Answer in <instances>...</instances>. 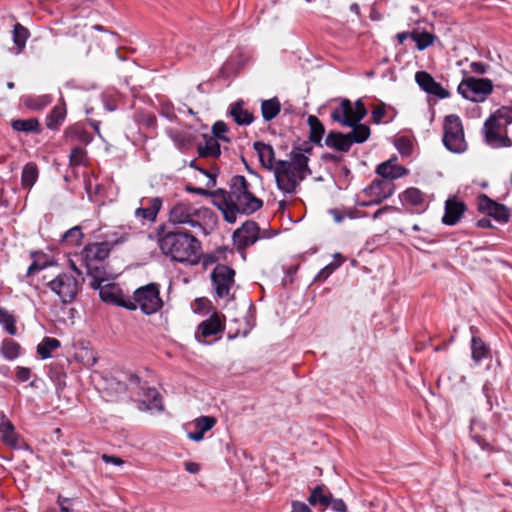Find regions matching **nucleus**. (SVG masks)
Segmentation results:
<instances>
[{
  "label": "nucleus",
  "mask_w": 512,
  "mask_h": 512,
  "mask_svg": "<svg viewBox=\"0 0 512 512\" xmlns=\"http://www.w3.org/2000/svg\"><path fill=\"white\" fill-rule=\"evenodd\" d=\"M310 149L294 148L289 160H279L274 167V177L277 188L285 194H294L300 183L311 171L308 166Z\"/></svg>",
  "instance_id": "f257e3e1"
},
{
  "label": "nucleus",
  "mask_w": 512,
  "mask_h": 512,
  "mask_svg": "<svg viewBox=\"0 0 512 512\" xmlns=\"http://www.w3.org/2000/svg\"><path fill=\"white\" fill-rule=\"evenodd\" d=\"M161 252L172 261L195 265L199 262L200 241L192 234L181 231H167L158 235Z\"/></svg>",
  "instance_id": "f03ea898"
},
{
  "label": "nucleus",
  "mask_w": 512,
  "mask_h": 512,
  "mask_svg": "<svg viewBox=\"0 0 512 512\" xmlns=\"http://www.w3.org/2000/svg\"><path fill=\"white\" fill-rule=\"evenodd\" d=\"M234 275L235 271L226 267V310L231 313L228 331L229 339H234L238 336H246L252 328V324L248 318V311L251 305L250 301L243 292L236 295V289H234Z\"/></svg>",
  "instance_id": "7ed1b4c3"
},
{
  "label": "nucleus",
  "mask_w": 512,
  "mask_h": 512,
  "mask_svg": "<svg viewBox=\"0 0 512 512\" xmlns=\"http://www.w3.org/2000/svg\"><path fill=\"white\" fill-rule=\"evenodd\" d=\"M263 205L251 191L246 178L241 175L234 176L230 182V191L226 199V222L236 221V212L251 214Z\"/></svg>",
  "instance_id": "20e7f679"
},
{
  "label": "nucleus",
  "mask_w": 512,
  "mask_h": 512,
  "mask_svg": "<svg viewBox=\"0 0 512 512\" xmlns=\"http://www.w3.org/2000/svg\"><path fill=\"white\" fill-rule=\"evenodd\" d=\"M213 216L211 210L188 200H180L172 205L169 211V222L179 225H189L203 230L206 219Z\"/></svg>",
  "instance_id": "39448f33"
},
{
  "label": "nucleus",
  "mask_w": 512,
  "mask_h": 512,
  "mask_svg": "<svg viewBox=\"0 0 512 512\" xmlns=\"http://www.w3.org/2000/svg\"><path fill=\"white\" fill-rule=\"evenodd\" d=\"M120 307L128 310L139 308L144 314L151 315L163 307L160 297V286L157 283H149L136 289L133 297H128L126 302L120 303Z\"/></svg>",
  "instance_id": "423d86ee"
},
{
  "label": "nucleus",
  "mask_w": 512,
  "mask_h": 512,
  "mask_svg": "<svg viewBox=\"0 0 512 512\" xmlns=\"http://www.w3.org/2000/svg\"><path fill=\"white\" fill-rule=\"evenodd\" d=\"M72 267L73 271L61 272L46 282V286L63 304L72 303L80 289V282L77 276H81V271L75 265Z\"/></svg>",
  "instance_id": "0eeeda50"
},
{
  "label": "nucleus",
  "mask_w": 512,
  "mask_h": 512,
  "mask_svg": "<svg viewBox=\"0 0 512 512\" xmlns=\"http://www.w3.org/2000/svg\"><path fill=\"white\" fill-rule=\"evenodd\" d=\"M110 250L101 241L89 243L82 250V258L91 277L106 274L104 263L110 255Z\"/></svg>",
  "instance_id": "6e6552de"
},
{
  "label": "nucleus",
  "mask_w": 512,
  "mask_h": 512,
  "mask_svg": "<svg viewBox=\"0 0 512 512\" xmlns=\"http://www.w3.org/2000/svg\"><path fill=\"white\" fill-rule=\"evenodd\" d=\"M443 143L453 153H462L467 148L463 126L460 118L455 115L445 117L443 124Z\"/></svg>",
  "instance_id": "1a4fd4ad"
},
{
  "label": "nucleus",
  "mask_w": 512,
  "mask_h": 512,
  "mask_svg": "<svg viewBox=\"0 0 512 512\" xmlns=\"http://www.w3.org/2000/svg\"><path fill=\"white\" fill-rule=\"evenodd\" d=\"M366 113V108L360 99L352 102L348 98H343L339 106L331 112V117L343 126H354L364 118Z\"/></svg>",
  "instance_id": "9d476101"
},
{
  "label": "nucleus",
  "mask_w": 512,
  "mask_h": 512,
  "mask_svg": "<svg viewBox=\"0 0 512 512\" xmlns=\"http://www.w3.org/2000/svg\"><path fill=\"white\" fill-rule=\"evenodd\" d=\"M218 140H224V122H216L210 133L202 134V141L197 142V151L200 157H219L221 155Z\"/></svg>",
  "instance_id": "9b49d317"
},
{
  "label": "nucleus",
  "mask_w": 512,
  "mask_h": 512,
  "mask_svg": "<svg viewBox=\"0 0 512 512\" xmlns=\"http://www.w3.org/2000/svg\"><path fill=\"white\" fill-rule=\"evenodd\" d=\"M107 280V273L102 274L99 277H92L90 285L99 291V296L104 302L120 306V303L126 302L128 297L121 294V290L116 284H104Z\"/></svg>",
  "instance_id": "f8f14e48"
},
{
  "label": "nucleus",
  "mask_w": 512,
  "mask_h": 512,
  "mask_svg": "<svg viewBox=\"0 0 512 512\" xmlns=\"http://www.w3.org/2000/svg\"><path fill=\"white\" fill-rule=\"evenodd\" d=\"M259 239V227L254 221H246L233 233V244L241 252L244 259V250Z\"/></svg>",
  "instance_id": "ddd939ff"
},
{
  "label": "nucleus",
  "mask_w": 512,
  "mask_h": 512,
  "mask_svg": "<svg viewBox=\"0 0 512 512\" xmlns=\"http://www.w3.org/2000/svg\"><path fill=\"white\" fill-rule=\"evenodd\" d=\"M394 187L392 182L386 180H374L363 193L369 198V201H358L359 206H369L371 204H379L384 199L390 197Z\"/></svg>",
  "instance_id": "4468645a"
},
{
  "label": "nucleus",
  "mask_w": 512,
  "mask_h": 512,
  "mask_svg": "<svg viewBox=\"0 0 512 512\" xmlns=\"http://www.w3.org/2000/svg\"><path fill=\"white\" fill-rule=\"evenodd\" d=\"M457 91L462 96H467L468 93L486 96L493 92V83L487 78L465 76L459 83Z\"/></svg>",
  "instance_id": "2eb2a0df"
},
{
  "label": "nucleus",
  "mask_w": 512,
  "mask_h": 512,
  "mask_svg": "<svg viewBox=\"0 0 512 512\" xmlns=\"http://www.w3.org/2000/svg\"><path fill=\"white\" fill-rule=\"evenodd\" d=\"M216 422L217 420L214 416H200L195 418L184 426L187 431V438L194 442L202 441L204 434L211 430Z\"/></svg>",
  "instance_id": "dca6fc26"
},
{
  "label": "nucleus",
  "mask_w": 512,
  "mask_h": 512,
  "mask_svg": "<svg viewBox=\"0 0 512 512\" xmlns=\"http://www.w3.org/2000/svg\"><path fill=\"white\" fill-rule=\"evenodd\" d=\"M415 81L421 90L429 96H449L450 93L426 71H418L415 74Z\"/></svg>",
  "instance_id": "f3484780"
},
{
  "label": "nucleus",
  "mask_w": 512,
  "mask_h": 512,
  "mask_svg": "<svg viewBox=\"0 0 512 512\" xmlns=\"http://www.w3.org/2000/svg\"><path fill=\"white\" fill-rule=\"evenodd\" d=\"M222 324L217 312L213 311L212 315L202 321L195 332V338L198 342L205 343L204 339L214 336L221 332Z\"/></svg>",
  "instance_id": "a211bd4d"
},
{
  "label": "nucleus",
  "mask_w": 512,
  "mask_h": 512,
  "mask_svg": "<svg viewBox=\"0 0 512 512\" xmlns=\"http://www.w3.org/2000/svg\"><path fill=\"white\" fill-rule=\"evenodd\" d=\"M465 211L463 202L456 198H449L445 203V213L442 221L446 225H455Z\"/></svg>",
  "instance_id": "6ab92c4d"
},
{
  "label": "nucleus",
  "mask_w": 512,
  "mask_h": 512,
  "mask_svg": "<svg viewBox=\"0 0 512 512\" xmlns=\"http://www.w3.org/2000/svg\"><path fill=\"white\" fill-rule=\"evenodd\" d=\"M377 173L383 180L390 181L408 174V170L396 163V160H388L377 167Z\"/></svg>",
  "instance_id": "aec40b11"
},
{
  "label": "nucleus",
  "mask_w": 512,
  "mask_h": 512,
  "mask_svg": "<svg viewBox=\"0 0 512 512\" xmlns=\"http://www.w3.org/2000/svg\"><path fill=\"white\" fill-rule=\"evenodd\" d=\"M162 207V199L154 197L148 200L147 207H140L135 210V216L144 221L154 222Z\"/></svg>",
  "instance_id": "412c9836"
},
{
  "label": "nucleus",
  "mask_w": 512,
  "mask_h": 512,
  "mask_svg": "<svg viewBox=\"0 0 512 512\" xmlns=\"http://www.w3.org/2000/svg\"><path fill=\"white\" fill-rule=\"evenodd\" d=\"M144 396L147 398V400H143L139 403V410L141 411H151V410H157L162 411L163 405H162V398L160 393L157 391L156 388L148 387L145 389Z\"/></svg>",
  "instance_id": "4be33fe9"
},
{
  "label": "nucleus",
  "mask_w": 512,
  "mask_h": 512,
  "mask_svg": "<svg viewBox=\"0 0 512 512\" xmlns=\"http://www.w3.org/2000/svg\"><path fill=\"white\" fill-rule=\"evenodd\" d=\"M254 148L262 166L266 169L274 170L276 162L273 147L264 142H255Z\"/></svg>",
  "instance_id": "5701e85b"
},
{
  "label": "nucleus",
  "mask_w": 512,
  "mask_h": 512,
  "mask_svg": "<svg viewBox=\"0 0 512 512\" xmlns=\"http://www.w3.org/2000/svg\"><path fill=\"white\" fill-rule=\"evenodd\" d=\"M169 138L181 150H186L191 147L193 143V136L187 129L170 128L167 130Z\"/></svg>",
  "instance_id": "b1692460"
},
{
  "label": "nucleus",
  "mask_w": 512,
  "mask_h": 512,
  "mask_svg": "<svg viewBox=\"0 0 512 512\" xmlns=\"http://www.w3.org/2000/svg\"><path fill=\"white\" fill-rule=\"evenodd\" d=\"M129 237V233L125 232L122 228H117L104 233L101 242L112 251L114 247L127 242Z\"/></svg>",
  "instance_id": "393cba45"
},
{
  "label": "nucleus",
  "mask_w": 512,
  "mask_h": 512,
  "mask_svg": "<svg viewBox=\"0 0 512 512\" xmlns=\"http://www.w3.org/2000/svg\"><path fill=\"white\" fill-rule=\"evenodd\" d=\"M325 144L342 152H347L352 145L348 133L342 134L340 132H330L325 139Z\"/></svg>",
  "instance_id": "a878e982"
},
{
  "label": "nucleus",
  "mask_w": 512,
  "mask_h": 512,
  "mask_svg": "<svg viewBox=\"0 0 512 512\" xmlns=\"http://www.w3.org/2000/svg\"><path fill=\"white\" fill-rule=\"evenodd\" d=\"M66 105L64 102L57 104L46 117V126L51 130H58L66 117Z\"/></svg>",
  "instance_id": "bb28decb"
},
{
  "label": "nucleus",
  "mask_w": 512,
  "mask_h": 512,
  "mask_svg": "<svg viewBox=\"0 0 512 512\" xmlns=\"http://www.w3.org/2000/svg\"><path fill=\"white\" fill-rule=\"evenodd\" d=\"M230 116L238 125H249L254 120L253 114L244 107L242 101L232 105Z\"/></svg>",
  "instance_id": "cd10ccee"
},
{
  "label": "nucleus",
  "mask_w": 512,
  "mask_h": 512,
  "mask_svg": "<svg viewBox=\"0 0 512 512\" xmlns=\"http://www.w3.org/2000/svg\"><path fill=\"white\" fill-rule=\"evenodd\" d=\"M0 439L9 446L17 445V435L13 424L6 419L5 415H1L0 419Z\"/></svg>",
  "instance_id": "c85d7f7f"
},
{
  "label": "nucleus",
  "mask_w": 512,
  "mask_h": 512,
  "mask_svg": "<svg viewBox=\"0 0 512 512\" xmlns=\"http://www.w3.org/2000/svg\"><path fill=\"white\" fill-rule=\"evenodd\" d=\"M14 131L25 133H40V123L37 118L15 119L11 121Z\"/></svg>",
  "instance_id": "c756f323"
},
{
  "label": "nucleus",
  "mask_w": 512,
  "mask_h": 512,
  "mask_svg": "<svg viewBox=\"0 0 512 512\" xmlns=\"http://www.w3.org/2000/svg\"><path fill=\"white\" fill-rule=\"evenodd\" d=\"M490 356L489 347L479 337L473 336L471 341V357L475 363Z\"/></svg>",
  "instance_id": "7c9ffc66"
},
{
  "label": "nucleus",
  "mask_w": 512,
  "mask_h": 512,
  "mask_svg": "<svg viewBox=\"0 0 512 512\" xmlns=\"http://www.w3.org/2000/svg\"><path fill=\"white\" fill-rule=\"evenodd\" d=\"M61 343L58 339L52 337H44L37 345V353L42 359H48L52 356V352L60 347Z\"/></svg>",
  "instance_id": "2f4dec72"
},
{
  "label": "nucleus",
  "mask_w": 512,
  "mask_h": 512,
  "mask_svg": "<svg viewBox=\"0 0 512 512\" xmlns=\"http://www.w3.org/2000/svg\"><path fill=\"white\" fill-rule=\"evenodd\" d=\"M38 179V168L34 163H27L22 170L21 184L30 190Z\"/></svg>",
  "instance_id": "473e14b6"
},
{
  "label": "nucleus",
  "mask_w": 512,
  "mask_h": 512,
  "mask_svg": "<svg viewBox=\"0 0 512 512\" xmlns=\"http://www.w3.org/2000/svg\"><path fill=\"white\" fill-rule=\"evenodd\" d=\"M212 285L219 298L224 296V265L217 264L211 273Z\"/></svg>",
  "instance_id": "72a5a7b5"
},
{
  "label": "nucleus",
  "mask_w": 512,
  "mask_h": 512,
  "mask_svg": "<svg viewBox=\"0 0 512 512\" xmlns=\"http://www.w3.org/2000/svg\"><path fill=\"white\" fill-rule=\"evenodd\" d=\"M262 116L266 121L275 118L280 112V103L277 98L264 100L261 105Z\"/></svg>",
  "instance_id": "f704fd0d"
},
{
  "label": "nucleus",
  "mask_w": 512,
  "mask_h": 512,
  "mask_svg": "<svg viewBox=\"0 0 512 512\" xmlns=\"http://www.w3.org/2000/svg\"><path fill=\"white\" fill-rule=\"evenodd\" d=\"M83 237L82 228L74 226L62 235L61 243L68 246H78L82 243Z\"/></svg>",
  "instance_id": "c9c22d12"
},
{
  "label": "nucleus",
  "mask_w": 512,
  "mask_h": 512,
  "mask_svg": "<svg viewBox=\"0 0 512 512\" xmlns=\"http://www.w3.org/2000/svg\"><path fill=\"white\" fill-rule=\"evenodd\" d=\"M352 131L348 133L351 143H363L370 136V128L365 124H355Z\"/></svg>",
  "instance_id": "e433bc0d"
},
{
  "label": "nucleus",
  "mask_w": 512,
  "mask_h": 512,
  "mask_svg": "<svg viewBox=\"0 0 512 512\" xmlns=\"http://www.w3.org/2000/svg\"><path fill=\"white\" fill-rule=\"evenodd\" d=\"M410 37L416 43V47L418 50L422 51L428 48L433 44L435 40V36L429 32H417L414 31L411 33Z\"/></svg>",
  "instance_id": "4c0bfd02"
},
{
  "label": "nucleus",
  "mask_w": 512,
  "mask_h": 512,
  "mask_svg": "<svg viewBox=\"0 0 512 512\" xmlns=\"http://www.w3.org/2000/svg\"><path fill=\"white\" fill-rule=\"evenodd\" d=\"M308 124L310 127V139L314 143H320L325 129L322 123L319 121V119L315 116H309L308 118Z\"/></svg>",
  "instance_id": "58836bf2"
},
{
  "label": "nucleus",
  "mask_w": 512,
  "mask_h": 512,
  "mask_svg": "<svg viewBox=\"0 0 512 512\" xmlns=\"http://www.w3.org/2000/svg\"><path fill=\"white\" fill-rule=\"evenodd\" d=\"M401 200L405 204H411L413 206L422 205L424 202L423 193L417 188H408L401 195Z\"/></svg>",
  "instance_id": "ea45409f"
},
{
  "label": "nucleus",
  "mask_w": 512,
  "mask_h": 512,
  "mask_svg": "<svg viewBox=\"0 0 512 512\" xmlns=\"http://www.w3.org/2000/svg\"><path fill=\"white\" fill-rule=\"evenodd\" d=\"M29 35L30 32L26 27H24L20 23H16L14 25L13 42L17 46L19 51H21L25 47Z\"/></svg>",
  "instance_id": "a19ab883"
},
{
  "label": "nucleus",
  "mask_w": 512,
  "mask_h": 512,
  "mask_svg": "<svg viewBox=\"0 0 512 512\" xmlns=\"http://www.w3.org/2000/svg\"><path fill=\"white\" fill-rule=\"evenodd\" d=\"M330 499H331V495L326 494L322 487H316L312 491L310 497L308 498V502L312 506L320 505L323 507H327L330 504Z\"/></svg>",
  "instance_id": "79ce46f5"
},
{
  "label": "nucleus",
  "mask_w": 512,
  "mask_h": 512,
  "mask_svg": "<svg viewBox=\"0 0 512 512\" xmlns=\"http://www.w3.org/2000/svg\"><path fill=\"white\" fill-rule=\"evenodd\" d=\"M330 215L333 217L336 223H341L344 219H356L362 217L363 215L355 209H331L329 210Z\"/></svg>",
  "instance_id": "37998d69"
},
{
  "label": "nucleus",
  "mask_w": 512,
  "mask_h": 512,
  "mask_svg": "<svg viewBox=\"0 0 512 512\" xmlns=\"http://www.w3.org/2000/svg\"><path fill=\"white\" fill-rule=\"evenodd\" d=\"M20 345L11 339H6L2 343L1 353L4 358L13 360L19 356Z\"/></svg>",
  "instance_id": "c03bdc74"
},
{
  "label": "nucleus",
  "mask_w": 512,
  "mask_h": 512,
  "mask_svg": "<svg viewBox=\"0 0 512 512\" xmlns=\"http://www.w3.org/2000/svg\"><path fill=\"white\" fill-rule=\"evenodd\" d=\"M16 320L6 309L0 307V324L3 325L4 329L10 334L15 335L17 333Z\"/></svg>",
  "instance_id": "a18cd8bd"
},
{
  "label": "nucleus",
  "mask_w": 512,
  "mask_h": 512,
  "mask_svg": "<svg viewBox=\"0 0 512 512\" xmlns=\"http://www.w3.org/2000/svg\"><path fill=\"white\" fill-rule=\"evenodd\" d=\"M69 161L72 167L86 165V150L80 146L74 147L71 150Z\"/></svg>",
  "instance_id": "49530a36"
},
{
  "label": "nucleus",
  "mask_w": 512,
  "mask_h": 512,
  "mask_svg": "<svg viewBox=\"0 0 512 512\" xmlns=\"http://www.w3.org/2000/svg\"><path fill=\"white\" fill-rule=\"evenodd\" d=\"M191 308L194 313L202 314V315L207 314L210 311H212L211 301L206 297L196 298L192 302Z\"/></svg>",
  "instance_id": "de8ad7c7"
},
{
  "label": "nucleus",
  "mask_w": 512,
  "mask_h": 512,
  "mask_svg": "<svg viewBox=\"0 0 512 512\" xmlns=\"http://www.w3.org/2000/svg\"><path fill=\"white\" fill-rule=\"evenodd\" d=\"M488 215L494 217L498 221L507 222L509 220V212L505 206L494 203Z\"/></svg>",
  "instance_id": "09e8293b"
},
{
  "label": "nucleus",
  "mask_w": 512,
  "mask_h": 512,
  "mask_svg": "<svg viewBox=\"0 0 512 512\" xmlns=\"http://www.w3.org/2000/svg\"><path fill=\"white\" fill-rule=\"evenodd\" d=\"M395 147L401 155L408 156L412 152V141L404 136L395 139Z\"/></svg>",
  "instance_id": "8fccbe9b"
},
{
  "label": "nucleus",
  "mask_w": 512,
  "mask_h": 512,
  "mask_svg": "<svg viewBox=\"0 0 512 512\" xmlns=\"http://www.w3.org/2000/svg\"><path fill=\"white\" fill-rule=\"evenodd\" d=\"M494 203L495 202L488 198L486 195H480L477 200L478 209L487 214L491 210Z\"/></svg>",
  "instance_id": "3c124183"
},
{
  "label": "nucleus",
  "mask_w": 512,
  "mask_h": 512,
  "mask_svg": "<svg viewBox=\"0 0 512 512\" xmlns=\"http://www.w3.org/2000/svg\"><path fill=\"white\" fill-rule=\"evenodd\" d=\"M47 105L45 98H27L25 106L32 110H40Z\"/></svg>",
  "instance_id": "603ef678"
},
{
  "label": "nucleus",
  "mask_w": 512,
  "mask_h": 512,
  "mask_svg": "<svg viewBox=\"0 0 512 512\" xmlns=\"http://www.w3.org/2000/svg\"><path fill=\"white\" fill-rule=\"evenodd\" d=\"M469 68L470 72L477 75H483L488 71L489 66L483 62H471Z\"/></svg>",
  "instance_id": "864d4df0"
},
{
  "label": "nucleus",
  "mask_w": 512,
  "mask_h": 512,
  "mask_svg": "<svg viewBox=\"0 0 512 512\" xmlns=\"http://www.w3.org/2000/svg\"><path fill=\"white\" fill-rule=\"evenodd\" d=\"M344 260L345 259L342 255H340L339 253H336L334 255V260L331 263L327 264L326 268L332 274L344 262Z\"/></svg>",
  "instance_id": "5fc2aeb1"
},
{
  "label": "nucleus",
  "mask_w": 512,
  "mask_h": 512,
  "mask_svg": "<svg viewBox=\"0 0 512 512\" xmlns=\"http://www.w3.org/2000/svg\"><path fill=\"white\" fill-rule=\"evenodd\" d=\"M344 260L345 259L342 255H340L339 253H336L334 255V260L331 263L327 264L326 268L332 274L344 262Z\"/></svg>",
  "instance_id": "6e6d98bb"
},
{
  "label": "nucleus",
  "mask_w": 512,
  "mask_h": 512,
  "mask_svg": "<svg viewBox=\"0 0 512 512\" xmlns=\"http://www.w3.org/2000/svg\"><path fill=\"white\" fill-rule=\"evenodd\" d=\"M329 505L336 512H346V509H347L346 504L341 499H332L331 498Z\"/></svg>",
  "instance_id": "4d7b16f0"
},
{
  "label": "nucleus",
  "mask_w": 512,
  "mask_h": 512,
  "mask_svg": "<svg viewBox=\"0 0 512 512\" xmlns=\"http://www.w3.org/2000/svg\"><path fill=\"white\" fill-rule=\"evenodd\" d=\"M219 260V257L213 253H208L203 256L202 265L204 268H208L211 265H214Z\"/></svg>",
  "instance_id": "13d9d810"
},
{
  "label": "nucleus",
  "mask_w": 512,
  "mask_h": 512,
  "mask_svg": "<svg viewBox=\"0 0 512 512\" xmlns=\"http://www.w3.org/2000/svg\"><path fill=\"white\" fill-rule=\"evenodd\" d=\"M30 374H31V371L29 368H26V367H18L17 368L16 376H17V379L21 382L28 381L30 378Z\"/></svg>",
  "instance_id": "bf43d9fd"
},
{
  "label": "nucleus",
  "mask_w": 512,
  "mask_h": 512,
  "mask_svg": "<svg viewBox=\"0 0 512 512\" xmlns=\"http://www.w3.org/2000/svg\"><path fill=\"white\" fill-rule=\"evenodd\" d=\"M101 459L106 463V464H114V465H122L124 464V461L117 457V456H113V455H107V454H103L101 456Z\"/></svg>",
  "instance_id": "052dcab7"
},
{
  "label": "nucleus",
  "mask_w": 512,
  "mask_h": 512,
  "mask_svg": "<svg viewBox=\"0 0 512 512\" xmlns=\"http://www.w3.org/2000/svg\"><path fill=\"white\" fill-rule=\"evenodd\" d=\"M384 115H385V109H384V107H376V108L373 110V113H372L373 120H374L376 123H380L381 121H383V119H384Z\"/></svg>",
  "instance_id": "680f3d73"
},
{
  "label": "nucleus",
  "mask_w": 512,
  "mask_h": 512,
  "mask_svg": "<svg viewBox=\"0 0 512 512\" xmlns=\"http://www.w3.org/2000/svg\"><path fill=\"white\" fill-rule=\"evenodd\" d=\"M185 470L189 473L196 474L200 471V465L196 462L187 461L184 463Z\"/></svg>",
  "instance_id": "e2e57ef3"
},
{
  "label": "nucleus",
  "mask_w": 512,
  "mask_h": 512,
  "mask_svg": "<svg viewBox=\"0 0 512 512\" xmlns=\"http://www.w3.org/2000/svg\"><path fill=\"white\" fill-rule=\"evenodd\" d=\"M291 512H311L309 507L301 502H293Z\"/></svg>",
  "instance_id": "0e129e2a"
},
{
  "label": "nucleus",
  "mask_w": 512,
  "mask_h": 512,
  "mask_svg": "<svg viewBox=\"0 0 512 512\" xmlns=\"http://www.w3.org/2000/svg\"><path fill=\"white\" fill-rule=\"evenodd\" d=\"M43 269V266H39L36 262H33L27 269V276L33 275L35 272Z\"/></svg>",
  "instance_id": "69168bd1"
},
{
  "label": "nucleus",
  "mask_w": 512,
  "mask_h": 512,
  "mask_svg": "<svg viewBox=\"0 0 512 512\" xmlns=\"http://www.w3.org/2000/svg\"><path fill=\"white\" fill-rule=\"evenodd\" d=\"M331 275L330 271L326 268V266L321 269V271L317 275L318 280H325Z\"/></svg>",
  "instance_id": "338daca9"
},
{
  "label": "nucleus",
  "mask_w": 512,
  "mask_h": 512,
  "mask_svg": "<svg viewBox=\"0 0 512 512\" xmlns=\"http://www.w3.org/2000/svg\"><path fill=\"white\" fill-rule=\"evenodd\" d=\"M187 191L189 192H193V193H197V194H200V195H205L207 196L209 193L208 191H206L205 189L203 188H194V187H191V186H187Z\"/></svg>",
  "instance_id": "774afa93"
}]
</instances>
